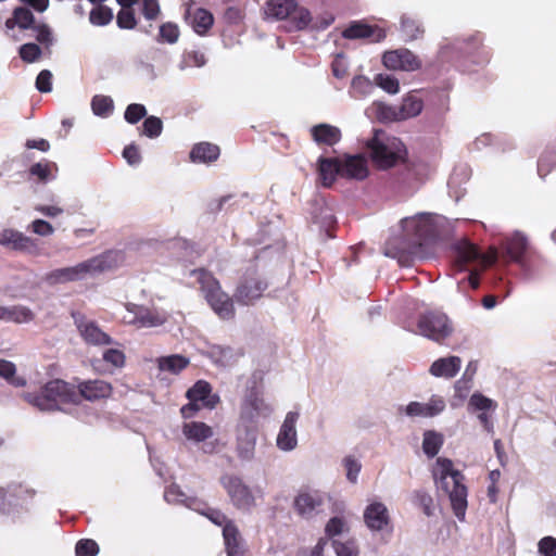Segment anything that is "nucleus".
I'll list each match as a JSON object with an SVG mask.
<instances>
[{"mask_svg":"<svg viewBox=\"0 0 556 556\" xmlns=\"http://www.w3.org/2000/svg\"><path fill=\"white\" fill-rule=\"evenodd\" d=\"M433 478L438 490L448 496L454 515L464 520L468 502L463 473L454 467L451 459L439 457L433 467Z\"/></svg>","mask_w":556,"mask_h":556,"instance_id":"obj_1","label":"nucleus"},{"mask_svg":"<svg viewBox=\"0 0 556 556\" xmlns=\"http://www.w3.org/2000/svg\"><path fill=\"white\" fill-rule=\"evenodd\" d=\"M123 262L118 252H106L71 267L54 269L46 275L49 283H66L92 277L100 273L111 270Z\"/></svg>","mask_w":556,"mask_h":556,"instance_id":"obj_2","label":"nucleus"},{"mask_svg":"<svg viewBox=\"0 0 556 556\" xmlns=\"http://www.w3.org/2000/svg\"><path fill=\"white\" fill-rule=\"evenodd\" d=\"M365 144L374 164L380 169L395 166L406 155L404 143L399 138L391 137L380 129H376Z\"/></svg>","mask_w":556,"mask_h":556,"instance_id":"obj_3","label":"nucleus"},{"mask_svg":"<svg viewBox=\"0 0 556 556\" xmlns=\"http://www.w3.org/2000/svg\"><path fill=\"white\" fill-rule=\"evenodd\" d=\"M24 399L42 412L58 409L61 404L79 403L75 388L60 379L47 382L40 393H26Z\"/></svg>","mask_w":556,"mask_h":556,"instance_id":"obj_4","label":"nucleus"},{"mask_svg":"<svg viewBox=\"0 0 556 556\" xmlns=\"http://www.w3.org/2000/svg\"><path fill=\"white\" fill-rule=\"evenodd\" d=\"M192 275L197 277L212 309L223 319H229L235 314V307L230 296L222 290L218 280L205 269L193 270Z\"/></svg>","mask_w":556,"mask_h":556,"instance_id":"obj_5","label":"nucleus"},{"mask_svg":"<svg viewBox=\"0 0 556 556\" xmlns=\"http://www.w3.org/2000/svg\"><path fill=\"white\" fill-rule=\"evenodd\" d=\"M222 484L231 503L239 509L250 510L263 498L262 489L251 488L238 477L226 476L222 479Z\"/></svg>","mask_w":556,"mask_h":556,"instance_id":"obj_6","label":"nucleus"},{"mask_svg":"<svg viewBox=\"0 0 556 556\" xmlns=\"http://www.w3.org/2000/svg\"><path fill=\"white\" fill-rule=\"evenodd\" d=\"M186 395L190 403L181 407V415L185 418L192 417L200 409L201 406L198 405V402L207 408H214L219 402L218 395L212 393L210 383L204 380L197 381Z\"/></svg>","mask_w":556,"mask_h":556,"instance_id":"obj_7","label":"nucleus"},{"mask_svg":"<svg viewBox=\"0 0 556 556\" xmlns=\"http://www.w3.org/2000/svg\"><path fill=\"white\" fill-rule=\"evenodd\" d=\"M363 520L372 532L392 530V519L387 505L381 501H370L364 508Z\"/></svg>","mask_w":556,"mask_h":556,"instance_id":"obj_8","label":"nucleus"},{"mask_svg":"<svg viewBox=\"0 0 556 556\" xmlns=\"http://www.w3.org/2000/svg\"><path fill=\"white\" fill-rule=\"evenodd\" d=\"M446 408V402L441 395H432L426 402L412 401L399 408L407 417L433 418Z\"/></svg>","mask_w":556,"mask_h":556,"instance_id":"obj_9","label":"nucleus"},{"mask_svg":"<svg viewBox=\"0 0 556 556\" xmlns=\"http://www.w3.org/2000/svg\"><path fill=\"white\" fill-rule=\"evenodd\" d=\"M299 413L289 412L276 435V446L279 451L290 453L298 447V420Z\"/></svg>","mask_w":556,"mask_h":556,"instance_id":"obj_10","label":"nucleus"},{"mask_svg":"<svg viewBox=\"0 0 556 556\" xmlns=\"http://www.w3.org/2000/svg\"><path fill=\"white\" fill-rule=\"evenodd\" d=\"M420 332L430 339L441 340L452 332V327L447 317L441 313H430L425 315L419 321Z\"/></svg>","mask_w":556,"mask_h":556,"instance_id":"obj_11","label":"nucleus"},{"mask_svg":"<svg viewBox=\"0 0 556 556\" xmlns=\"http://www.w3.org/2000/svg\"><path fill=\"white\" fill-rule=\"evenodd\" d=\"M325 495L318 491L300 492L293 502L298 515L305 519H311L323 511Z\"/></svg>","mask_w":556,"mask_h":556,"instance_id":"obj_12","label":"nucleus"},{"mask_svg":"<svg viewBox=\"0 0 556 556\" xmlns=\"http://www.w3.org/2000/svg\"><path fill=\"white\" fill-rule=\"evenodd\" d=\"M0 244L7 249L31 255L40 254V248L34 239L13 229H4L0 232Z\"/></svg>","mask_w":556,"mask_h":556,"instance_id":"obj_13","label":"nucleus"},{"mask_svg":"<svg viewBox=\"0 0 556 556\" xmlns=\"http://www.w3.org/2000/svg\"><path fill=\"white\" fill-rule=\"evenodd\" d=\"M383 65L390 71H416L421 63L418 58L407 49L387 51L382 55Z\"/></svg>","mask_w":556,"mask_h":556,"instance_id":"obj_14","label":"nucleus"},{"mask_svg":"<svg viewBox=\"0 0 556 556\" xmlns=\"http://www.w3.org/2000/svg\"><path fill=\"white\" fill-rule=\"evenodd\" d=\"M186 20L199 35H204L214 23L211 12L203 8H198L193 3L187 4Z\"/></svg>","mask_w":556,"mask_h":556,"instance_id":"obj_15","label":"nucleus"},{"mask_svg":"<svg viewBox=\"0 0 556 556\" xmlns=\"http://www.w3.org/2000/svg\"><path fill=\"white\" fill-rule=\"evenodd\" d=\"M78 395L87 401H98L111 396L113 388L104 380H90L78 386Z\"/></svg>","mask_w":556,"mask_h":556,"instance_id":"obj_16","label":"nucleus"},{"mask_svg":"<svg viewBox=\"0 0 556 556\" xmlns=\"http://www.w3.org/2000/svg\"><path fill=\"white\" fill-rule=\"evenodd\" d=\"M341 176L364 179L368 175L367 161L362 155H346L340 160Z\"/></svg>","mask_w":556,"mask_h":556,"instance_id":"obj_17","label":"nucleus"},{"mask_svg":"<svg viewBox=\"0 0 556 556\" xmlns=\"http://www.w3.org/2000/svg\"><path fill=\"white\" fill-rule=\"evenodd\" d=\"M79 333L88 344L111 345V337L103 332L93 321L80 320L78 323Z\"/></svg>","mask_w":556,"mask_h":556,"instance_id":"obj_18","label":"nucleus"},{"mask_svg":"<svg viewBox=\"0 0 556 556\" xmlns=\"http://www.w3.org/2000/svg\"><path fill=\"white\" fill-rule=\"evenodd\" d=\"M127 311L128 312L127 315L124 316V320L128 324H136L139 327H157L163 325L167 320V316L159 312L139 309V312H137L135 316H132V312L129 308Z\"/></svg>","mask_w":556,"mask_h":556,"instance_id":"obj_19","label":"nucleus"},{"mask_svg":"<svg viewBox=\"0 0 556 556\" xmlns=\"http://www.w3.org/2000/svg\"><path fill=\"white\" fill-rule=\"evenodd\" d=\"M35 313L27 306L24 305H0V321L15 323V324H27L34 320Z\"/></svg>","mask_w":556,"mask_h":556,"instance_id":"obj_20","label":"nucleus"},{"mask_svg":"<svg viewBox=\"0 0 556 556\" xmlns=\"http://www.w3.org/2000/svg\"><path fill=\"white\" fill-rule=\"evenodd\" d=\"M182 434L188 441L200 443L212 438L214 430L211 426L202 421H189L184 424Z\"/></svg>","mask_w":556,"mask_h":556,"instance_id":"obj_21","label":"nucleus"},{"mask_svg":"<svg viewBox=\"0 0 556 556\" xmlns=\"http://www.w3.org/2000/svg\"><path fill=\"white\" fill-rule=\"evenodd\" d=\"M343 37L348 39H361L372 37L374 41H380L386 37V34L383 30L379 28H374L367 24L354 23L343 31Z\"/></svg>","mask_w":556,"mask_h":556,"instance_id":"obj_22","label":"nucleus"},{"mask_svg":"<svg viewBox=\"0 0 556 556\" xmlns=\"http://www.w3.org/2000/svg\"><path fill=\"white\" fill-rule=\"evenodd\" d=\"M265 285L257 279H248L240 285L237 290V300L244 304L252 303L254 300L261 298Z\"/></svg>","mask_w":556,"mask_h":556,"instance_id":"obj_23","label":"nucleus"},{"mask_svg":"<svg viewBox=\"0 0 556 556\" xmlns=\"http://www.w3.org/2000/svg\"><path fill=\"white\" fill-rule=\"evenodd\" d=\"M460 365L462 361L457 356L440 358L431 365L430 372L435 377L452 378L458 372Z\"/></svg>","mask_w":556,"mask_h":556,"instance_id":"obj_24","label":"nucleus"},{"mask_svg":"<svg viewBox=\"0 0 556 556\" xmlns=\"http://www.w3.org/2000/svg\"><path fill=\"white\" fill-rule=\"evenodd\" d=\"M318 174L321 184L329 187L336 180L338 175L341 176V164L338 159H319Z\"/></svg>","mask_w":556,"mask_h":556,"instance_id":"obj_25","label":"nucleus"},{"mask_svg":"<svg viewBox=\"0 0 556 556\" xmlns=\"http://www.w3.org/2000/svg\"><path fill=\"white\" fill-rule=\"evenodd\" d=\"M190 364L189 358L174 354L168 356H162L157 359V367L161 371L168 372L170 375H177L184 370Z\"/></svg>","mask_w":556,"mask_h":556,"instance_id":"obj_26","label":"nucleus"},{"mask_svg":"<svg viewBox=\"0 0 556 556\" xmlns=\"http://www.w3.org/2000/svg\"><path fill=\"white\" fill-rule=\"evenodd\" d=\"M314 140L318 143L332 146L340 140V130L328 124H320L312 129Z\"/></svg>","mask_w":556,"mask_h":556,"instance_id":"obj_27","label":"nucleus"},{"mask_svg":"<svg viewBox=\"0 0 556 556\" xmlns=\"http://www.w3.org/2000/svg\"><path fill=\"white\" fill-rule=\"evenodd\" d=\"M295 9L293 0H271L267 3L265 14L276 20H285Z\"/></svg>","mask_w":556,"mask_h":556,"instance_id":"obj_28","label":"nucleus"},{"mask_svg":"<svg viewBox=\"0 0 556 556\" xmlns=\"http://www.w3.org/2000/svg\"><path fill=\"white\" fill-rule=\"evenodd\" d=\"M219 155V148L208 142H202L193 147L190 152L192 162L207 163L215 161Z\"/></svg>","mask_w":556,"mask_h":556,"instance_id":"obj_29","label":"nucleus"},{"mask_svg":"<svg viewBox=\"0 0 556 556\" xmlns=\"http://www.w3.org/2000/svg\"><path fill=\"white\" fill-rule=\"evenodd\" d=\"M269 412L270 407L265 400L257 395H253L244 402L241 414L245 418L252 419L260 415H266Z\"/></svg>","mask_w":556,"mask_h":556,"instance_id":"obj_30","label":"nucleus"},{"mask_svg":"<svg viewBox=\"0 0 556 556\" xmlns=\"http://www.w3.org/2000/svg\"><path fill=\"white\" fill-rule=\"evenodd\" d=\"M256 431L253 429H245L238 437V452L244 459L253 457L256 445Z\"/></svg>","mask_w":556,"mask_h":556,"instance_id":"obj_31","label":"nucleus"},{"mask_svg":"<svg viewBox=\"0 0 556 556\" xmlns=\"http://www.w3.org/2000/svg\"><path fill=\"white\" fill-rule=\"evenodd\" d=\"M424 109V103L421 99L417 98L414 94H407L402 104L399 108L400 118L402 121L415 117L421 113Z\"/></svg>","mask_w":556,"mask_h":556,"instance_id":"obj_32","label":"nucleus"},{"mask_svg":"<svg viewBox=\"0 0 556 556\" xmlns=\"http://www.w3.org/2000/svg\"><path fill=\"white\" fill-rule=\"evenodd\" d=\"M456 265L463 268V266L467 263L473 262L479 257L478 248L466 241H460L456 247Z\"/></svg>","mask_w":556,"mask_h":556,"instance_id":"obj_33","label":"nucleus"},{"mask_svg":"<svg viewBox=\"0 0 556 556\" xmlns=\"http://www.w3.org/2000/svg\"><path fill=\"white\" fill-rule=\"evenodd\" d=\"M228 556H240V540L237 528L231 522H226L223 530Z\"/></svg>","mask_w":556,"mask_h":556,"instance_id":"obj_34","label":"nucleus"},{"mask_svg":"<svg viewBox=\"0 0 556 556\" xmlns=\"http://www.w3.org/2000/svg\"><path fill=\"white\" fill-rule=\"evenodd\" d=\"M102 358L105 365L109 367L110 371L123 368L126 363L125 353L117 344L104 350Z\"/></svg>","mask_w":556,"mask_h":556,"instance_id":"obj_35","label":"nucleus"},{"mask_svg":"<svg viewBox=\"0 0 556 556\" xmlns=\"http://www.w3.org/2000/svg\"><path fill=\"white\" fill-rule=\"evenodd\" d=\"M443 444V435L433 430L424 433L422 450L429 457H434Z\"/></svg>","mask_w":556,"mask_h":556,"instance_id":"obj_36","label":"nucleus"},{"mask_svg":"<svg viewBox=\"0 0 556 556\" xmlns=\"http://www.w3.org/2000/svg\"><path fill=\"white\" fill-rule=\"evenodd\" d=\"M332 547L336 556H361L359 545L355 539L333 540Z\"/></svg>","mask_w":556,"mask_h":556,"instance_id":"obj_37","label":"nucleus"},{"mask_svg":"<svg viewBox=\"0 0 556 556\" xmlns=\"http://www.w3.org/2000/svg\"><path fill=\"white\" fill-rule=\"evenodd\" d=\"M350 531L349 522L343 517H332L325 526V533L328 538L332 539L338 535L345 534Z\"/></svg>","mask_w":556,"mask_h":556,"instance_id":"obj_38","label":"nucleus"},{"mask_svg":"<svg viewBox=\"0 0 556 556\" xmlns=\"http://www.w3.org/2000/svg\"><path fill=\"white\" fill-rule=\"evenodd\" d=\"M16 367L12 362L0 359V377L8 380L15 387H24L26 380L22 377L15 376Z\"/></svg>","mask_w":556,"mask_h":556,"instance_id":"obj_39","label":"nucleus"},{"mask_svg":"<svg viewBox=\"0 0 556 556\" xmlns=\"http://www.w3.org/2000/svg\"><path fill=\"white\" fill-rule=\"evenodd\" d=\"M213 361L219 366H230L236 358V354L229 348L214 346L211 350Z\"/></svg>","mask_w":556,"mask_h":556,"instance_id":"obj_40","label":"nucleus"},{"mask_svg":"<svg viewBox=\"0 0 556 556\" xmlns=\"http://www.w3.org/2000/svg\"><path fill=\"white\" fill-rule=\"evenodd\" d=\"M376 106V116L381 122H400V111L399 108H393L391 105H387L382 102H378L375 104Z\"/></svg>","mask_w":556,"mask_h":556,"instance_id":"obj_41","label":"nucleus"},{"mask_svg":"<svg viewBox=\"0 0 556 556\" xmlns=\"http://www.w3.org/2000/svg\"><path fill=\"white\" fill-rule=\"evenodd\" d=\"M527 248V239L521 233L517 232L513 236V238L507 243L506 250L511 258L518 260L522 252Z\"/></svg>","mask_w":556,"mask_h":556,"instance_id":"obj_42","label":"nucleus"},{"mask_svg":"<svg viewBox=\"0 0 556 556\" xmlns=\"http://www.w3.org/2000/svg\"><path fill=\"white\" fill-rule=\"evenodd\" d=\"M374 81L378 87L390 94H396L400 91L399 80L391 75L378 74Z\"/></svg>","mask_w":556,"mask_h":556,"instance_id":"obj_43","label":"nucleus"},{"mask_svg":"<svg viewBox=\"0 0 556 556\" xmlns=\"http://www.w3.org/2000/svg\"><path fill=\"white\" fill-rule=\"evenodd\" d=\"M90 22L94 25H106L113 18V12L110 8L99 5L90 12Z\"/></svg>","mask_w":556,"mask_h":556,"instance_id":"obj_44","label":"nucleus"},{"mask_svg":"<svg viewBox=\"0 0 556 556\" xmlns=\"http://www.w3.org/2000/svg\"><path fill=\"white\" fill-rule=\"evenodd\" d=\"M469 407L473 410L489 412L496 407V404L480 393L472 394L469 400Z\"/></svg>","mask_w":556,"mask_h":556,"instance_id":"obj_45","label":"nucleus"},{"mask_svg":"<svg viewBox=\"0 0 556 556\" xmlns=\"http://www.w3.org/2000/svg\"><path fill=\"white\" fill-rule=\"evenodd\" d=\"M113 110V101L109 97L96 96L92 100V111L96 115L106 116Z\"/></svg>","mask_w":556,"mask_h":556,"instance_id":"obj_46","label":"nucleus"},{"mask_svg":"<svg viewBox=\"0 0 556 556\" xmlns=\"http://www.w3.org/2000/svg\"><path fill=\"white\" fill-rule=\"evenodd\" d=\"M343 465L346 471L348 480L352 483H356L358 473L362 469L361 463L357 459L349 456L343 459Z\"/></svg>","mask_w":556,"mask_h":556,"instance_id":"obj_47","label":"nucleus"},{"mask_svg":"<svg viewBox=\"0 0 556 556\" xmlns=\"http://www.w3.org/2000/svg\"><path fill=\"white\" fill-rule=\"evenodd\" d=\"M76 556H96L99 552L98 544L93 540H80L76 544Z\"/></svg>","mask_w":556,"mask_h":556,"instance_id":"obj_48","label":"nucleus"},{"mask_svg":"<svg viewBox=\"0 0 556 556\" xmlns=\"http://www.w3.org/2000/svg\"><path fill=\"white\" fill-rule=\"evenodd\" d=\"M292 18L296 24V27L302 29L308 26L313 22L311 12L305 8H296L293 10Z\"/></svg>","mask_w":556,"mask_h":556,"instance_id":"obj_49","label":"nucleus"},{"mask_svg":"<svg viewBox=\"0 0 556 556\" xmlns=\"http://www.w3.org/2000/svg\"><path fill=\"white\" fill-rule=\"evenodd\" d=\"M34 22L33 13L24 8H18L14 11V23L21 28H28Z\"/></svg>","mask_w":556,"mask_h":556,"instance_id":"obj_50","label":"nucleus"},{"mask_svg":"<svg viewBox=\"0 0 556 556\" xmlns=\"http://www.w3.org/2000/svg\"><path fill=\"white\" fill-rule=\"evenodd\" d=\"M40 54L41 50L35 43H25L20 49V55L26 62H34L38 60Z\"/></svg>","mask_w":556,"mask_h":556,"instance_id":"obj_51","label":"nucleus"},{"mask_svg":"<svg viewBox=\"0 0 556 556\" xmlns=\"http://www.w3.org/2000/svg\"><path fill=\"white\" fill-rule=\"evenodd\" d=\"M162 131V121L151 116L143 123V134L148 137H157Z\"/></svg>","mask_w":556,"mask_h":556,"instance_id":"obj_52","label":"nucleus"},{"mask_svg":"<svg viewBox=\"0 0 556 556\" xmlns=\"http://www.w3.org/2000/svg\"><path fill=\"white\" fill-rule=\"evenodd\" d=\"M117 24L122 28H134L136 25V18L131 8H124L117 14Z\"/></svg>","mask_w":556,"mask_h":556,"instance_id":"obj_53","label":"nucleus"},{"mask_svg":"<svg viewBox=\"0 0 556 556\" xmlns=\"http://www.w3.org/2000/svg\"><path fill=\"white\" fill-rule=\"evenodd\" d=\"M352 88L361 94H369L372 90V81L365 76H356L352 80Z\"/></svg>","mask_w":556,"mask_h":556,"instance_id":"obj_54","label":"nucleus"},{"mask_svg":"<svg viewBox=\"0 0 556 556\" xmlns=\"http://www.w3.org/2000/svg\"><path fill=\"white\" fill-rule=\"evenodd\" d=\"M30 229L36 235L42 236V237L51 236L54 232L53 226L43 219H35L30 224Z\"/></svg>","mask_w":556,"mask_h":556,"instance_id":"obj_55","label":"nucleus"},{"mask_svg":"<svg viewBox=\"0 0 556 556\" xmlns=\"http://www.w3.org/2000/svg\"><path fill=\"white\" fill-rule=\"evenodd\" d=\"M147 111L146 108L141 104H130L126 112H125V118L129 123H137L140 118H142L146 115Z\"/></svg>","mask_w":556,"mask_h":556,"instance_id":"obj_56","label":"nucleus"},{"mask_svg":"<svg viewBox=\"0 0 556 556\" xmlns=\"http://www.w3.org/2000/svg\"><path fill=\"white\" fill-rule=\"evenodd\" d=\"M51 80H52V74L48 70H43L39 73L36 79V88L40 92H49L51 91Z\"/></svg>","mask_w":556,"mask_h":556,"instance_id":"obj_57","label":"nucleus"},{"mask_svg":"<svg viewBox=\"0 0 556 556\" xmlns=\"http://www.w3.org/2000/svg\"><path fill=\"white\" fill-rule=\"evenodd\" d=\"M539 552L543 556H556V539L545 536L539 542Z\"/></svg>","mask_w":556,"mask_h":556,"instance_id":"obj_58","label":"nucleus"},{"mask_svg":"<svg viewBox=\"0 0 556 556\" xmlns=\"http://www.w3.org/2000/svg\"><path fill=\"white\" fill-rule=\"evenodd\" d=\"M419 218L425 222V225H428L432 229L441 228L446 223L444 217L427 213L420 214Z\"/></svg>","mask_w":556,"mask_h":556,"instance_id":"obj_59","label":"nucleus"},{"mask_svg":"<svg viewBox=\"0 0 556 556\" xmlns=\"http://www.w3.org/2000/svg\"><path fill=\"white\" fill-rule=\"evenodd\" d=\"M160 13L157 0H143V14L148 20H154Z\"/></svg>","mask_w":556,"mask_h":556,"instance_id":"obj_60","label":"nucleus"},{"mask_svg":"<svg viewBox=\"0 0 556 556\" xmlns=\"http://www.w3.org/2000/svg\"><path fill=\"white\" fill-rule=\"evenodd\" d=\"M161 36L173 43L178 39L179 30L176 25L165 24L161 27Z\"/></svg>","mask_w":556,"mask_h":556,"instance_id":"obj_61","label":"nucleus"},{"mask_svg":"<svg viewBox=\"0 0 556 556\" xmlns=\"http://www.w3.org/2000/svg\"><path fill=\"white\" fill-rule=\"evenodd\" d=\"M123 156L125 157L127 163L130 165L137 164L140 161L139 150L135 146L126 147L123 151Z\"/></svg>","mask_w":556,"mask_h":556,"instance_id":"obj_62","label":"nucleus"},{"mask_svg":"<svg viewBox=\"0 0 556 556\" xmlns=\"http://www.w3.org/2000/svg\"><path fill=\"white\" fill-rule=\"evenodd\" d=\"M36 211L51 218L63 213V208L58 205H38L36 206Z\"/></svg>","mask_w":556,"mask_h":556,"instance_id":"obj_63","label":"nucleus"},{"mask_svg":"<svg viewBox=\"0 0 556 556\" xmlns=\"http://www.w3.org/2000/svg\"><path fill=\"white\" fill-rule=\"evenodd\" d=\"M37 40L41 43L50 45L52 42V35L46 25L37 27Z\"/></svg>","mask_w":556,"mask_h":556,"instance_id":"obj_64","label":"nucleus"}]
</instances>
